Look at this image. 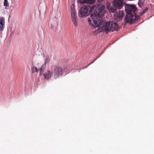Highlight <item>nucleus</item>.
<instances>
[{"label": "nucleus", "mask_w": 154, "mask_h": 154, "mask_svg": "<svg viewBox=\"0 0 154 154\" xmlns=\"http://www.w3.org/2000/svg\"><path fill=\"white\" fill-rule=\"evenodd\" d=\"M94 6V13L92 14L88 18V20L90 25L97 27L102 24V20L101 16H103L106 13L105 6L102 4H98Z\"/></svg>", "instance_id": "nucleus-1"}, {"label": "nucleus", "mask_w": 154, "mask_h": 154, "mask_svg": "<svg viewBox=\"0 0 154 154\" xmlns=\"http://www.w3.org/2000/svg\"><path fill=\"white\" fill-rule=\"evenodd\" d=\"M137 9L136 7L132 5H128L125 6V9L127 12L125 19V23L133 24L140 18V17L135 13Z\"/></svg>", "instance_id": "nucleus-2"}, {"label": "nucleus", "mask_w": 154, "mask_h": 154, "mask_svg": "<svg viewBox=\"0 0 154 154\" xmlns=\"http://www.w3.org/2000/svg\"><path fill=\"white\" fill-rule=\"evenodd\" d=\"M104 29L106 33H108L109 32L118 31V26L116 23L113 21L107 22L104 24Z\"/></svg>", "instance_id": "nucleus-3"}, {"label": "nucleus", "mask_w": 154, "mask_h": 154, "mask_svg": "<svg viewBox=\"0 0 154 154\" xmlns=\"http://www.w3.org/2000/svg\"><path fill=\"white\" fill-rule=\"evenodd\" d=\"M68 66L64 67L63 69L60 66H55L54 68V78L56 79L63 75V71L66 72L70 70Z\"/></svg>", "instance_id": "nucleus-4"}, {"label": "nucleus", "mask_w": 154, "mask_h": 154, "mask_svg": "<svg viewBox=\"0 0 154 154\" xmlns=\"http://www.w3.org/2000/svg\"><path fill=\"white\" fill-rule=\"evenodd\" d=\"M91 9L88 6H84L81 8L79 12V16L80 17H82L87 16L89 14Z\"/></svg>", "instance_id": "nucleus-5"}, {"label": "nucleus", "mask_w": 154, "mask_h": 154, "mask_svg": "<svg viewBox=\"0 0 154 154\" xmlns=\"http://www.w3.org/2000/svg\"><path fill=\"white\" fill-rule=\"evenodd\" d=\"M71 11L72 21L74 25L76 26H77V16L75 13L74 5L73 4L71 5Z\"/></svg>", "instance_id": "nucleus-6"}, {"label": "nucleus", "mask_w": 154, "mask_h": 154, "mask_svg": "<svg viewBox=\"0 0 154 154\" xmlns=\"http://www.w3.org/2000/svg\"><path fill=\"white\" fill-rule=\"evenodd\" d=\"M124 14V13L122 11H117L114 15V18L118 21H120L122 19Z\"/></svg>", "instance_id": "nucleus-7"}, {"label": "nucleus", "mask_w": 154, "mask_h": 154, "mask_svg": "<svg viewBox=\"0 0 154 154\" xmlns=\"http://www.w3.org/2000/svg\"><path fill=\"white\" fill-rule=\"evenodd\" d=\"M123 0H114L113 2L114 5L118 9H120L123 5Z\"/></svg>", "instance_id": "nucleus-8"}, {"label": "nucleus", "mask_w": 154, "mask_h": 154, "mask_svg": "<svg viewBox=\"0 0 154 154\" xmlns=\"http://www.w3.org/2000/svg\"><path fill=\"white\" fill-rule=\"evenodd\" d=\"M52 75V71H50L48 70L47 72H45L44 74L43 75L44 78L45 79H48L50 78Z\"/></svg>", "instance_id": "nucleus-9"}, {"label": "nucleus", "mask_w": 154, "mask_h": 154, "mask_svg": "<svg viewBox=\"0 0 154 154\" xmlns=\"http://www.w3.org/2000/svg\"><path fill=\"white\" fill-rule=\"evenodd\" d=\"M5 25V20L3 18L0 19V31H2L4 28Z\"/></svg>", "instance_id": "nucleus-10"}, {"label": "nucleus", "mask_w": 154, "mask_h": 154, "mask_svg": "<svg viewBox=\"0 0 154 154\" xmlns=\"http://www.w3.org/2000/svg\"><path fill=\"white\" fill-rule=\"evenodd\" d=\"M95 0H79L78 2L80 3H86L89 4H92L94 2Z\"/></svg>", "instance_id": "nucleus-11"}, {"label": "nucleus", "mask_w": 154, "mask_h": 154, "mask_svg": "<svg viewBox=\"0 0 154 154\" xmlns=\"http://www.w3.org/2000/svg\"><path fill=\"white\" fill-rule=\"evenodd\" d=\"M145 2L144 0H138V6L141 8L143 6L144 3Z\"/></svg>", "instance_id": "nucleus-12"}, {"label": "nucleus", "mask_w": 154, "mask_h": 154, "mask_svg": "<svg viewBox=\"0 0 154 154\" xmlns=\"http://www.w3.org/2000/svg\"><path fill=\"white\" fill-rule=\"evenodd\" d=\"M97 32L100 33L102 32H106V31L104 29V25H103V28H98L97 30Z\"/></svg>", "instance_id": "nucleus-13"}, {"label": "nucleus", "mask_w": 154, "mask_h": 154, "mask_svg": "<svg viewBox=\"0 0 154 154\" xmlns=\"http://www.w3.org/2000/svg\"><path fill=\"white\" fill-rule=\"evenodd\" d=\"M117 8L114 5L113 7H111V8L109 9V11L113 13L116 11V9Z\"/></svg>", "instance_id": "nucleus-14"}, {"label": "nucleus", "mask_w": 154, "mask_h": 154, "mask_svg": "<svg viewBox=\"0 0 154 154\" xmlns=\"http://www.w3.org/2000/svg\"><path fill=\"white\" fill-rule=\"evenodd\" d=\"M32 72V73L36 72L38 70L37 68L35 66H32L31 68Z\"/></svg>", "instance_id": "nucleus-15"}, {"label": "nucleus", "mask_w": 154, "mask_h": 154, "mask_svg": "<svg viewBox=\"0 0 154 154\" xmlns=\"http://www.w3.org/2000/svg\"><path fill=\"white\" fill-rule=\"evenodd\" d=\"M4 5L5 6L8 7L9 4L7 1H4Z\"/></svg>", "instance_id": "nucleus-16"}, {"label": "nucleus", "mask_w": 154, "mask_h": 154, "mask_svg": "<svg viewBox=\"0 0 154 154\" xmlns=\"http://www.w3.org/2000/svg\"><path fill=\"white\" fill-rule=\"evenodd\" d=\"M148 8H146L144 10L143 12L144 13L146 12L148 10Z\"/></svg>", "instance_id": "nucleus-17"}, {"label": "nucleus", "mask_w": 154, "mask_h": 154, "mask_svg": "<svg viewBox=\"0 0 154 154\" xmlns=\"http://www.w3.org/2000/svg\"><path fill=\"white\" fill-rule=\"evenodd\" d=\"M42 67H43V66H42L41 68L39 69L40 71H42L43 72L44 69Z\"/></svg>", "instance_id": "nucleus-18"}, {"label": "nucleus", "mask_w": 154, "mask_h": 154, "mask_svg": "<svg viewBox=\"0 0 154 154\" xmlns=\"http://www.w3.org/2000/svg\"><path fill=\"white\" fill-rule=\"evenodd\" d=\"M144 13L143 12V11L141 12L140 13V15H143Z\"/></svg>", "instance_id": "nucleus-19"}, {"label": "nucleus", "mask_w": 154, "mask_h": 154, "mask_svg": "<svg viewBox=\"0 0 154 154\" xmlns=\"http://www.w3.org/2000/svg\"><path fill=\"white\" fill-rule=\"evenodd\" d=\"M40 75H42L43 74V72H42V71H40Z\"/></svg>", "instance_id": "nucleus-20"}, {"label": "nucleus", "mask_w": 154, "mask_h": 154, "mask_svg": "<svg viewBox=\"0 0 154 154\" xmlns=\"http://www.w3.org/2000/svg\"><path fill=\"white\" fill-rule=\"evenodd\" d=\"M98 2H102L103 1H104V0H97Z\"/></svg>", "instance_id": "nucleus-21"}, {"label": "nucleus", "mask_w": 154, "mask_h": 154, "mask_svg": "<svg viewBox=\"0 0 154 154\" xmlns=\"http://www.w3.org/2000/svg\"><path fill=\"white\" fill-rule=\"evenodd\" d=\"M96 59H95V60H94V61L92 62V63H93L94 62V61H95V60H96Z\"/></svg>", "instance_id": "nucleus-22"}, {"label": "nucleus", "mask_w": 154, "mask_h": 154, "mask_svg": "<svg viewBox=\"0 0 154 154\" xmlns=\"http://www.w3.org/2000/svg\"><path fill=\"white\" fill-rule=\"evenodd\" d=\"M7 6H6V7H5V9H8V8H7Z\"/></svg>", "instance_id": "nucleus-23"}, {"label": "nucleus", "mask_w": 154, "mask_h": 154, "mask_svg": "<svg viewBox=\"0 0 154 154\" xmlns=\"http://www.w3.org/2000/svg\"><path fill=\"white\" fill-rule=\"evenodd\" d=\"M45 63L47 62V61H46V60H45Z\"/></svg>", "instance_id": "nucleus-24"}, {"label": "nucleus", "mask_w": 154, "mask_h": 154, "mask_svg": "<svg viewBox=\"0 0 154 154\" xmlns=\"http://www.w3.org/2000/svg\"><path fill=\"white\" fill-rule=\"evenodd\" d=\"M7 0H4V1H7Z\"/></svg>", "instance_id": "nucleus-25"}]
</instances>
